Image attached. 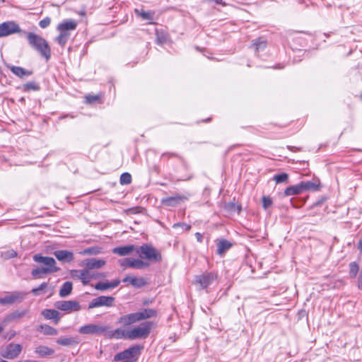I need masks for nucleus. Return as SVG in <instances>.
Here are the masks:
<instances>
[{"label":"nucleus","mask_w":362,"mask_h":362,"mask_svg":"<svg viewBox=\"0 0 362 362\" xmlns=\"http://www.w3.org/2000/svg\"><path fill=\"white\" fill-rule=\"evenodd\" d=\"M27 39L30 46L44 57L46 61L50 59L51 48L45 39L34 33H28Z\"/></svg>","instance_id":"f257e3e1"},{"label":"nucleus","mask_w":362,"mask_h":362,"mask_svg":"<svg viewBox=\"0 0 362 362\" xmlns=\"http://www.w3.org/2000/svg\"><path fill=\"white\" fill-rule=\"evenodd\" d=\"M154 326V323L151 321H146L138 326H134L129 329V340H135L139 339H146Z\"/></svg>","instance_id":"f03ea898"},{"label":"nucleus","mask_w":362,"mask_h":362,"mask_svg":"<svg viewBox=\"0 0 362 362\" xmlns=\"http://www.w3.org/2000/svg\"><path fill=\"white\" fill-rule=\"evenodd\" d=\"M136 253L141 259H145L152 262H160L162 261L160 252L150 244L137 246Z\"/></svg>","instance_id":"7ed1b4c3"},{"label":"nucleus","mask_w":362,"mask_h":362,"mask_svg":"<svg viewBox=\"0 0 362 362\" xmlns=\"http://www.w3.org/2000/svg\"><path fill=\"white\" fill-rule=\"evenodd\" d=\"M143 349L144 346L142 345H134L129 349L117 354L114 357V361H119L127 360L134 362L137 359Z\"/></svg>","instance_id":"20e7f679"},{"label":"nucleus","mask_w":362,"mask_h":362,"mask_svg":"<svg viewBox=\"0 0 362 362\" xmlns=\"http://www.w3.org/2000/svg\"><path fill=\"white\" fill-rule=\"evenodd\" d=\"M76 24H59L57 29L59 35L56 38V41L64 47L70 37V32L76 29Z\"/></svg>","instance_id":"39448f33"},{"label":"nucleus","mask_w":362,"mask_h":362,"mask_svg":"<svg viewBox=\"0 0 362 362\" xmlns=\"http://www.w3.org/2000/svg\"><path fill=\"white\" fill-rule=\"evenodd\" d=\"M33 260L35 262L42 264V267L47 270L50 274L57 272L60 270V268L57 267V262L55 259L50 257H44L41 255H35L33 256Z\"/></svg>","instance_id":"423d86ee"},{"label":"nucleus","mask_w":362,"mask_h":362,"mask_svg":"<svg viewBox=\"0 0 362 362\" xmlns=\"http://www.w3.org/2000/svg\"><path fill=\"white\" fill-rule=\"evenodd\" d=\"M22 346L19 344L10 343L0 350V356L7 359L16 358L22 351Z\"/></svg>","instance_id":"0eeeda50"},{"label":"nucleus","mask_w":362,"mask_h":362,"mask_svg":"<svg viewBox=\"0 0 362 362\" xmlns=\"http://www.w3.org/2000/svg\"><path fill=\"white\" fill-rule=\"evenodd\" d=\"M119 264L124 269L134 268L141 269L149 267V264L141 259L123 258L119 260Z\"/></svg>","instance_id":"6e6552de"},{"label":"nucleus","mask_w":362,"mask_h":362,"mask_svg":"<svg viewBox=\"0 0 362 362\" xmlns=\"http://www.w3.org/2000/svg\"><path fill=\"white\" fill-rule=\"evenodd\" d=\"M106 325L88 324L81 327L78 332L82 334H103L105 337Z\"/></svg>","instance_id":"1a4fd4ad"},{"label":"nucleus","mask_w":362,"mask_h":362,"mask_svg":"<svg viewBox=\"0 0 362 362\" xmlns=\"http://www.w3.org/2000/svg\"><path fill=\"white\" fill-rule=\"evenodd\" d=\"M217 277V274L215 272H205L195 276V283L202 288H206L216 280Z\"/></svg>","instance_id":"9d476101"},{"label":"nucleus","mask_w":362,"mask_h":362,"mask_svg":"<svg viewBox=\"0 0 362 362\" xmlns=\"http://www.w3.org/2000/svg\"><path fill=\"white\" fill-rule=\"evenodd\" d=\"M54 307L62 311L72 313L81 310V305L76 300H59L54 303Z\"/></svg>","instance_id":"9b49d317"},{"label":"nucleus","mask_w":362,"mask_h":362,"mask_svg":"<svg viewBox=\"0 0 362 362\" xmlns=\"http://www.w3.org/2000/svg\"><path fill=\"white\" fill-rule=\"evenodd\" d=\"M128 336L129 329L117 328L115 329H111L109 326L106 325V332L105 334V338L129 340Z\"/></svg>","instance_id":"f8f14e48"},{"label":"nucleus","mask_w":362,"mask_h":362,"mask_svg":"<svg viewBox=\"0 0 362 362\" xmlns=\"http://www.w3.org/2000/svg\"><path fill=\"white\" fill-rule=\"evenodd\" d=\"M115 303V298L112 296H101L93 298L88 305V308L92 309L98 307H112Z\"/></svg>","instance_id":"ddd939ff"},{"label":"nucleus","mask_w":362,"mask_h":362,"mask_svg":"<svg viewBox=\"0 0 362 362\" xmlns=\"http://www.w3.org/2000/svg\"><path fill=\"white\" fill-rule=\"evenodd\" d=\"M25 296L26 294L23 292L14 291L3 298H0V304L11 305L15 303L21 302Z\"/></svg>","instance_id":"4468645a"},{"label":"nucleus","mask_w":362,"mask_h":362,"mask_svg":"<svg viewBox=\"0 0 362 362\" xmlns=\"http://www.w3.org/2000/svg\"><path fill=\"white\" fill-rule=\"evenodd\" d=\"M71 275L73 278L78 279L82 281L84 285L88 284V282L94 278L93 274H91L90 272L86 269H74L71 271Z\"/></svg>","instance_id":"2eb2a0df"},{"label":"nucleus","mask_w":362,"mask_h":362,"mask_svg":"<svg viewBox=\"0 0 362 362\" xmlns=\"http://www.w3.org/2000/svg\"><path fill=\"white\" fill-rule=\"evenodd\" d=\"M16 33H23L18 24H0V37L8 36Z\"/></svg>","instance_id":"dca6fc26"},{"label":"nucleus","mask_w":362,"mask_h":362,"mask_svg":"<svg viewBox=\"0 0 362 362\" xmlns=\"http://www.w3.org/2000/svg\"><path fill=\"white\" fill-rule=\"evenodd\" d=\"M319 189L318 185L311 181H302L296 185V194L305 191H316Z\"/></svg>","instance_id":"f3484780"},{"label":"nucleus","mask_w":362,"mask_h":362,"mask_svg":"<svg viewBox=\"0 0 362 362\" xmlns=\"http://www.w3.org/2000/svg\"><path fill=\"white\" fill-rule=\"evenodd\" d=\"M53 255L60 262H71L74 259V253L69 250H56L53 252Z\"/></svg>","instance_id":"a211bd4d"},{"label":"nucleus","mask_w":362,"mask_h":362,"mask_svg":"<svg viewBox=\"0 0 362 362\" xmlns=\"http://www.w3.org/2000/svg\"><path fill=\"white\" fill-rule=\"evenodd\" d=\"M187 199V196L177 194L175 196L163 198L161 200V203L167 206H175Z\"/></svg>","instance_id":"6ab92c4d"},{"label":"nucleus","mask_w":362,"mask_h":362,"mask_svg":"<svg viewBox=\"0 0 362 362\" xmlns=\"http://www.w3.org/2000/svg\"><path fill=\"white\" fill-rule=\"evenodd\" d=\"M138 322L139 320L137 312L122 315L117 320V322L123 326H129Z\"/></svg>","instance_id":"aec40b11"},{"label":"nucleus","mask_w":362,"mask_h":362,"mask_svg":"<svg viewBox=\"0 0 362 362\" xmlns=\"http://www.w3.org/2000/svg\"><path fill=\"white\" fill-rule=\"evenodd\" d=\"M137 246L134 245H127L113 248L112 252L119 256H126L132 254L133 251L136 252Z\"/></svg>","instance_id":"412c9836"},{"label":"nucleus","mask_w":362,"mask_h":362,"mask_svg":"<svg viewBox=\"0 0 362 362\" xmlns=\"http://www.w3.org/2000/svg\"><path fill=\"white\" fill-rule=\"evenodd\" d=\"M41 315L46 320H52L55 324H57L60 320V313L54 309H45L41 312Z\"/></svg>","instance_id":"4be33fe9"},{"label":"nucleus","mask_w":362,"mask_h":362,"mask_svg":"<svg viewBox=\"0 0 362 362\" xmlns=\"http://www.w3.org/2000/svg\"><path fill=\"white\" fill-rule=\"evenodd\" d=\"M124 283H129L132 286L141 288L146 284V281L142 277H136L132 276H127L122 280Z\"/></svg>","instance_id":"5701e85b"},{"label":"nucleus","mask_w":362,"mask_h":362,"mask_svg":"<svg viewBox=\"0 0 362 362\" xmlns=\"http://www.w3.org/2000/svg\"><path fill=\"white\" fill-rule=\"evenodd\" d=\"M105 264V261L103 259H98L95 258L88 259L84 261V265L87 269H99Z\"/></svg>","instance_id":"b1692460"},{"label":"nucleus","mask_w":362,"mask_h":362,"mask_svg":"<svg viewBox=\"0 0 362 362\" xmlns=\"http://www.w3.org/2000/svg\"><path fill=\"white\" fill-rule=\"evenodd\" d=\"M134 13L141 21H153L154 19L155 12L153 11H144L143 9L136 8Z\"/></svg>","instance_id":"393cba45"},{"label":"nucleus","mask_w":362,"mask_h":362,"mask_svg":"<svg viewBox=\"0 0 362 362\" xmlns=\"http://www.w3.org/2000/svg\"><path fill=\"white\" fill-rule=\"evenodd\" d=\"M216 246L217 254L223 255L232 247V244L227 240L221 239L216 240Z\"/></svg>","instance_id":"a878e982"},{"label":"nucleus","mask_w":362,"mask_h":362,"mask_svg":"<svg viewBox=\"0 0 362 362\" xmlns=\"http://www.w3.org/2000/svg\"><path fill=\"white\" fill-rule=\"evenodd\" d=\"M137 313L139 321L150 319L157 316V311L151 308L143 309L137 312Z\"/></svg>","instance_id":"bb28decb"},{"label":"nucleus","mask_w":362,"mask_h":362,"mask_svg":"<svg viewBox=\"0 0 362 362\" xmlns=\"http://www.w3.org/2000/svg\"><path fill=\"white\" fill-rule=\"evenodd\" d=\"M120 284V280L117 279L110 283L99 282L95 285V288L100 291H105L117 287Z\"/></svg>","instance_id":"cd10ccee"},{"label":"nucleus","mask_w":362,"mask_h":362,"mask_svg":"<svg viewBox=\"0 0 362 362\" xmlns=\"http://www.w3.org/2000/svg\"><path fill=\"white\" fill-rule=\"evenodd\" d=\"M35 353L40 357H46L54 354V350L44 345H40L35 349Z\"/></svg>","instance_id":"c85d7f7f"},{"label":"nucleus","mask_w":362,"mask_h":362,"mask_svg":"<svg viewBox=\"0 0 362 362\" xmlns=\"http://www.w3.org/2000/svg\"><path fill=\"white\" fill-rule=\"evenodd\" d=\"M37 330L43 333L45 335H57L58 334L55 328L48 325H40L37 327Z\"/></svg>","instance_id":"c756f323"},{"label":"nucleus","mask_w":362,"mask_h":362,"mask_svg":"<svg viewBox=\"0 0 362 362\" xmlns=\"http://www.w3.org/2000/svg\"><path fill=\"white\" fill-rule=\"evenodd\" d=\"M11 71L12 73L15 75H16L18 77L23 78L24 76H30L33 72L25 70V69L20 67V66H12L11 68Z\"/></svg>","instance_id":"7c9ffc66"},{"label":"nucleus","mask_w":362,"mask_h":362,"mask_svg":"<svg viewBox=\"0 0 362 362\" xmlns=\"http://www.w3.org/2000/svg\"><path fill=\"white\" fill-rule=\"evenodd\" d=\"M27 313V310H15L6 316V321L11 322L22 318Z\"/></svg>","instance_id":"2f4dec72"},{"label":"nucleus","mask_w":362,"mask_h":362,"mask_svg":"<svg viewBox=\"0 0 362 362\" xmlns=\"http://www.w3.org/2000/svg\"><path fill=\"white\" fill-rule=\"evenodd\" d=\"M72 291V283L66 281L59 290V296L62 298L68 296Z\"/></svg>","instance_id":"473e14b6"},{"label":"nucleus","mask_w":362,"mask_h":362,"mask_svg":"<svg viewBox=\"0 0 362 362\" xmlns=\"http://www.w3.org/2000/svg\"><path fill=\"white\" fill-rule=\"evenodd\" d=\"M156 42L160 45L166 43L169 40L168 35L163 30H156Z\"/></svg>","instance_id":"72a5a7b5"},{"label":"nucleus","mask_w":362,"mask_h":362,"mask_svg":"<svg viewBox=\"0 0 362 362\" xmlns=\"http://www.w3.org/2000/svg\"><path fill=\"white\" fill-rule=\"evenodd\" d=\"M49 274L50 273L42 267L33 269L31 272V275L34 279H41Z\"/></svg>","instance_id":"f704fd0d"},{"label":"nucleus","mask_w":362,"mask_h":362,"mask_svg":"<svg viewBox=\"0 0 362 362\" xmlns=\"http://www.w3.org/2000/svg\"><path fill=\"white\" fill-rule=\"evenodd\" d=\"M267 41L262 38H258L255 42L252 45V47L255 48L256 52H259L260 50H263L267 47Z\"/></svg>","instance_id":"c9c22d12"},{"label":"nucleus","mask_w":362,"mask_h":362,"mask_svg":"<svg viewBox=\"0 0 362 362\" xmlns=\"http://www.w3.org/2000/svg\"><path fill=\"white\" fill-rule=\"evenodd\" d=\"M57 343L62 346H71L77 341L72 337H64L58 339Z\"/></svg>","instance_id":"e433bc0d"},{"label":"nucleus","mask_w":362,"mask_h":362,"mask_svg":"<svg viewBox=\"0 0 362 362\" xmlns=\"http://www.w3.org/2000/svg\"><path fill=\"white\" fill-rule=\"evenodd\" d=\"M359 270L358 264L355 262H352L349 264V275L351 278H355Z\"/></svg>","instance_id":"4c0bfd02"},{"label":"nucleus","mask_w":362,"mask_h":362,"mask_svg":"<svg viewBox=\"0 0 362 362\" xmlns=\"http://www.w3.org/2000/svg\"><path fill=\"white\" fill-rule=\"evenodd\" d=\"M100 252V248L98 247H88L80 252L81 255H98Z\"/></svg>","instance_id":"58836bf2"},{"label":"nucleus","mask_w":362,"mask_h":362,"mask_svg":"<svg viewBox=\"0 0 362 362\" xmlns=\"http://www.w3.org/2000/svg\"><path fill=\"white\" fill-rule=\"evenodd\" d=\"M119 182L121 185H129L132 182V176L128 173H124L121 175Z\"/></svg>","instance_id":"ea45409f"},{"label":"nucleus","mask_w":362,"mask_h":362,"mask_svg":"<svg viewBox=\"0 0 362 362\" xmlns=\"http://www.w3.org/2000/svg\"><path fill=\"white\" fill-rule=\"evenodd\" d=\"M16 256L17 252L14 250H8L1 252V257L6 259L13 258Z\"/></svg>","instance_id":"a19ab883"},{"label":"nucleus","mask_w":362,"mask_h":362,"mask_svg":"<svg viewBox=\"0 0 362 362\" xmlns=\"http://www.w3.org/2000/svg\"><path fill=\"white\" fill-rule=\"evenodd\" d=\"M47 287V283L41 284L37 288H34L32 289V293L35 296H38L40 294V291H44Z\"/></svg>","instance_id":"79ce46f5"},{"label":"nucleus","mask_w":362,"mask_h":362,"mask_svg":"<svg viewBox=\"0 0 362 362\" xmlns=\"http://www.w3.org/2000/svg\"><path fill=\"white\" fill-rule=\"evenodd\" d=\"M24 88L25 90H38L40 89V87L35 82H29L25 84Z\"/></svg>","instance_id":"37998d69"},{"label":"nucleus","mask_w":362,"mask_h":362,"mask_svg":"<svg viewBox=\"0 0 362 362\" xmlns=\"http://www.w3.org/2000/svg\"><path fill=\"white\" fill-rule=\"evenodd\" d=\"M287 179H288V175L286 173L279 174L274 177V180L277 183H281V182H285L286 180H287Z\"/></svg>","instance_id":"c03bdc74"},{"label":"nucleus","mask_w":362,"mask_h":362,"mask_svg":"<svg viewBox=\"0 0 362 362\" xmlns=\"http://www.w3.org/2000/svg\"><path fill=\"white\" fill-rule=\"evenodd\" d=\"M226 208L231 211H236L237 213H240V207L238 205H236L235 203H228L226 204Z\"/></svg>","instance_id":"a18cd8bd"},{"label":"nucleus","mask_w":362,"mask_h":362,"mask_svg":"<svg viewBox=\"0 0 362 362\" xmlns=\"http://www.w3.org/2000/svg\"><path fill=\"white\" fill-rule=\"evenodd\" d=\"M272 204V200L269 197L264 196L262 197V205L264 209H268Z\"/></svg>","instance_id":"49530a36"},{"label":"nucleus","mask_w":362,"mask_h":362,"mask_svg":"<svg viewBox=\"0 0 362 362\" xmlns=\"http://www.w3.org/2000/svg\"><path fill=\"white\" fill-rule=\"evenodd\" d=\"M174 228L180 227L184 230H189L191 228V226L184 223H175L173 226Z\"/></svg>","instance_id":"de8ad7c7"},{"label":"nucleus","mask_w":362,"mask_h":362,"mask_svg":"<svg viewBox=\"0 0 362 362\" xmlns=\"http://www.w3.org/2000/svg\"><path fill=\"white\" fill-rule=\"evenodd\" d=\"M142 208L139 206L132 207L127 210V214H136L141 211Z\"/></svg>","instance_id":"09e8293b"},{"label":"nucleus","mask_w":362,"mask_h":362,"mask_svg":"<svg viewBox=\"0 0 362 362\" xmlns=\"http://www.w3.org/2000/svg\"><path fill=\"white\" fill-rule=\"evenodd\" d=\"M98 98L99 97L98 95H88L86 96V100L88 103H95Z\"/></svg>","instance_id":"8fccbe9b"},{"label":"nucleus","mask_w":362,"mask_h":362,"mask_svg":"<svg viewBox=\"0 0 362 362\" xmlns=\"http://www.w3.org/2000/svg\"><path fill=\"white\" fill-rule=\"evenodd\" d=\"M293 194H294V186H291L289 187H287L285 189L284 193V196L285 197H287L288 196L293 195Z\"/></svg>","instance_id":"3c124183"},{"label":"nucleus","mask_w":362,"mask_h":362,"mask_svg":"<svg viewBox=\"0 0 362 362\" xmlns=\"http://www.w3.org/2000/svg\"><path fill=\"white\" fill-rule=\"evenodd\" d=\"M357 287L359 290L362 291V269L358 277Z\"/></svg>","instance_id":"603ef678"},{"label":"nucleus","mask_w":362,"mask_h":362,"mask_svg":"<svg viewBox=\"0 0 362 362\" xmlns=\"http://www.w3.org/2000/svg\"><path fill=\"white\" fill-rule=\"evenodd\" d=\"M195 237L199 243H202L203 240V236L200 233H196Z\"/></svg>","instance_id":"864d4df0"},{"label":"nucleus","mask_w":362,"mask_h":362,"mask_svg":"<svg viewBox=\"0 0 362 362\" xmlns=\"http://www.w3.org/2000/svg\"><path fill=\"white\" fill-rule=\"evenodd\" d=\"M358 248L362 251V239L359 240L358 242Z\"/></svg>","instance_id":"5fc2aeb1"},{"label":"nucleus","mask_w":362,"mask_h":362,"mask_svg":"<svg viewBox=\"0 0 362 362\" xmlns=\"http://www.w3.org/2000/svg\"><path fill=\"white\" fill-rule=\"evenodd\" d=\"M50 22V19L48 18H46L42 21H40V23H49Z\"/></svg>","instance_id":"6e6d98bb"},{"label":"nucleus","mask_w":362,"mask_h":362,"mask_svg":"<svg viewBox=\"0 0 362 362\" xmlns=\"http://www.w3.org/2000/svg\"><path fill=\"white\" fill-rule=\"evenodd\" d=\"M299 164H300V165H303V168H304L305 166H308V163H306L305 162H300V163H299Z\"/></svg>","instance_id":"4d7b16f0"},{"label":"nucleus","mask_w":362,"mask_h":362,"mask_svg":"<svg viewBox=\"0 0 362 362\" xmlns=\"http://www.w3.org/2000/svg\"><path fill=\"white\" fill-rule=\"evenodd\" d=\"M40 26H41L42 28H46V27H47V25L48 24H40Z\"/></svg>","instance_id":"13d9d810"},{"label":"nucleus","mask_w":362,"mask_h":362,"mask_svg":"<svg viewBox=\"0 0 362 362\" xmlns=\"http://www.w3.org/2000/svg\"><path fill=\"white\" fill-rule=\"evenodd\" d=\"M299 315H305V312L300 311V312H299Z\"/></svg>","instance_id":"bf43d9fd"},{"label":"nucleus","mask_w":362,"mask_h":362,"mask_svg":"<svg viewBox=\"0 0 362 362\" xmlns=\"http://www.w3.org/2000/svg\"><path fill=\"white\" fill-rule=\"evenodd\" d=\"M63 23H73V22L71 21H65Z\"/></svg>","instance_id":"052dcab7"},{"label":"nucleus","mask_w":362,"mask_h":362,"mask_svg":"<svg viewBox=\"0 0 362 362\" xmlns=\"http://www.w3.org/2000/svg\"><path fill=\"white\" fill-rule=\"evenodd\" d=\"M3 329H4V327L0 326V333L3 331Z\"/></svg>","instance_id":"680f3d73"},{"label":"nucleus","mask_w":362,"mask_h":362,"mask_svg":"<svg viewBox=\"0 0 362 362\" xmlns=\"http://www.w3.org/2000/svg\"><path fill=\"white\" fill-rule=\"evenodd\" d=\"M0 362H8V361H5V360H1Z\"/></svg>","instance_id":"e2e57ef3"},{"label":"nucleus","mask_w":362,"mask_h":362,"mask_svg":"<svg viewBox=\"0 0 362 362\" xmlns=\"http://www.w3.org/2000/svg\"><path fill=\"white\" fill-rule=\"evenodd\" d=\"M290 201H291V204L293 205V203H292L293 198H291V199H290Z\"/></svg>","instance_id":"0e129e2a"},{"label":"nucleus","mask_w":362,"mask_h":362,"mask_svg":"<svg viewBox=\"0 0 362 362\" xmlns=\"http://www.w3.org/2000/svg\"><path fill=\"white\" fill-rule=\"evenodd\" d=\"M295 169H296V170L297 169H299V168H297V167H295Z\"/></svg>","instance_id":"69168bd1"}]
</instances>
